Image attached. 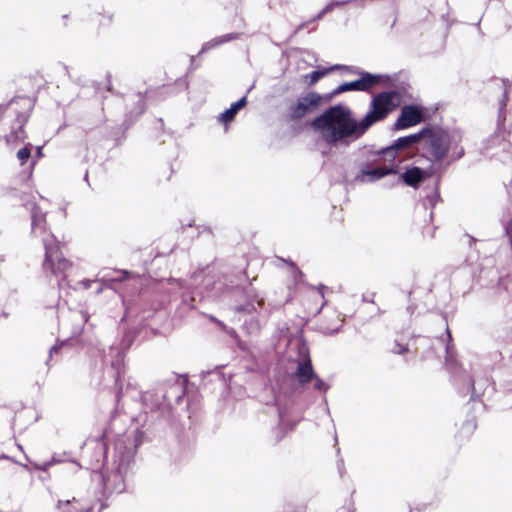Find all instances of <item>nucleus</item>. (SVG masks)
<instances>
[{
    "label": "nucleus",
    "instance_id": "56",
    "mask_svg": "<svg viewBox=\"0 0 512 512\" xmlns=\"http://www.w3.org/2000/svg\"><path fill=\"white\" fill-rule=\"evenodd\" d=\"M7 316H8L7 313H5V312L2 313V317H7Z\"/></svg>",
    "mask_w": 512,
    "mask_h": 512
},
{
    "label": "nucleus",
    "instance_id": "42",
    "mask_svg": "<svg viewBox=\"0 0 512 512\" xmlns=\"http://www.w3.org/2000/svg\"><path fill=\"white\" fill-rule=\"evenodd\" d=\"M94 282H97V280L84 279L81 281V285L84 289H89Z\"/></svg>",
    "mask_w": 512,
    "mask_h": 512
},
{
    "label": "nucleus",
    "instance_id": "47",
    "mask_svg": "<svg viewBox=\"0 0 512 512\" xmlns=\"http://www.w3.org/2000/svg\"><path fill=\"white\" fill-rule=\"evenodd\" d=\"M229 334L232 336V337H237V333L234 329H231V331H229Z\"/></svg>",
    "mask_w": 512,
    "mask_h": 512
},
{
    "label": "nucleus",
    "instance_id": "24",
    "mask_svg": "<svg viewBox=\"0 0 512 512\" xmlns=\"http://www.w3.org/2000/svg\"><path fill=\"white\" fill-rule=\"evenodd\" d=\"M240 35H241L240 33L232 32V33H227V34H224L221 36H217V37L211 39L210 41L204 43L200 50V53L209 51L210 49L216 48V47H218L224 43H227L229 41L239 39Z\"/></svg>",
    "mask_w": 512,
    "mask_h": 512
},
{
    "label": "nucleus",
    "instance_id": "59",
    "mask_svg": "<svg viewBox=\"0 0 512 512\" xmlns=\"http://www.w3.org/2000/svg\"><path fill=\"white\" fill-rule=\"evenodd\" d=\"M417 511L418 512H422V508H417Z\"/></svg>",
    "mask_w": 512,
    "mask_h": 512
},
{
    "label": "nucleus",
    "instance_id": "15",
    "mask_svg": "<svg viewBox=\"0 0 512 512\" xmlns=\"http://www.w3.org/2000/svg\"><path fill=\"white\" fill-rule=\"evenodd\" d=\"M124 371V355L118 351L116 360L113 361L110 366H107L104 369L105 379L108 377L111 379L116 390L117 399H119L120 393L122 391L121 376Z\"/></svg>",
    "mask_w": 512,
    "mask_h": 512
},
{
    "label": "nucleus",
    "instance_id": "29",
    "mask_svg": "<svg viewBox=\"0 0 512 512\" xmlns=\"http://www.w3.org/2000/svg\"><path fill=\"white\" fill-rule=\"evenodd\" d=\"M331 69L345 70V71H347L350 74L358 75L359 78L363 77L364 74H370L369 72L364 71V70L360 69L359 67L349 66V65L336 64V65L331 66Z\"/></svg>",
    "mask_w": 512,
    "mask_h": 512
},
{
    "label": "nucleus",
    "instance_id": "44",
    "mask_svg": "<svg viewBox=\"0 0 512 512\" xmlns=\"http://www.w3.org/2000/svg\"><path fill=\"white\" fill-rule=\"evenodd\" d=\"M63 70H64L65 74L72 80L73 77H72V75L70 73L69 67L67 65H63Z\"/></svg>",
    "mask_w": 512,
    "mask_h": 512
},
{
    "label": "nucleus",
    "instance_id": "34",
    "mask_svg": "<svg viewBox=\"0 0 512 512\" xmlns=\"http://www.w3.org/2000/svg\"><path fill=\"white\" fill-rule=\"evenodd\" d=\"M312 381H314L313 388L316 391L326 393L330 388L329 384L322 380L317 374L316 377L312 379Z\"/></svg>",
    "mask_w": 512,
    "mask_h": 512
},
{
    "label": "nucleus",
    "instance_id": "4",
    "mask_svg": "<svg viewBox=\"0 0 512 512\" xmlns=\"http://www.w3.org/2000/svg\"><path fill=\"white\" fill-rule=\"evenodd\" d=\"M43 246L45 250V258L42 264L43 271L54 275L60 288L70 286L67 281V272L71 269L72 264L62 256L56 237L54 235L44 237Z\"/></svg>",
    "mask_w": 512,
    "mask_h": 512
},
{
    "label": "nucleus",
    "instance_id": "27",
    "mask_svg": "<svg viewBox=\"0 0 512 512\" xmlns=\"http://www.w3.org/2000/svg\"><path fill=\"white\" fill-rule=\"evenodd\" d=\"M69 461L67 453H54L49 461L42 463H34L35 469L39 471H47L53 464L63 463Z\"/></svg>",
    "mask_w": 512,
    "mask_h": 512
},
{
    "label": "nucleus",
    "instance_id": "11",
    "mask_svg": "<svg viewBox=\"0 0 512 512\" xmlns=\"http://www.w3.org/2000/svg\"><path fill=\"white\" fill-rule=\"evenodd\" d=\"M398 164H390L388 166H375L368 169L359 170L354 181L357 183H374L386 176L397 175Z\"/></svg>",
    "mask_w": 512,
    "mask_h": 512
},
{
    "label": "nucleus",
    "instance_id": "38",
    "mask_svg": "<svg viewBox=\"0 0 512 512\" xmlns=\"http://www.w3.org/2000/svg\"><path fill=\"white\" fill-rule=\"evenodd\" d=\"M409 351V348L407 345H404V344H401L399 342H395L393 348H392V352L394 354H404L405 352H408Z\"/></svg>",
    "mask_w": 512,
    "mask_h": 512
},
{
    "label": "nucleus",
    "instance_id": "37",
    "mask_svg": "<svg viewBox=\"0 0 512 512\" xmlns=\"http://www.w3.org/2000/svg\"><path fill=\"white\" fill-rule=\"evenodd\" d=\"M281 261L287 263L291 269V273L295 279H297V276H301L302 272L297 267V265L293 261H287L285 259L279 258Z\"/></svg>",
    "mask_w": 512,
    "mask_h": 512
},
{
    "label": "nucleus",
    "instance_id": "26",
    "mask_svg": "<svg viewBox=\"0 0 512 512\" xmlns=\"http://www.w3.org/2000/svg\"><path fill=\"white\" fill-rule=\"evenodd\" d=\"M438 185L439 180L436 181L433 190L430 193H427L423 200L424 209H427L428 207L430 208V217L433 216V208L441 201Z\"/></svg>",
    "mask_w": 512,
    "mask_h": 512
},
{
    "label": "nucleus",
    "instance_id": "14",
    "mask_svg": "<svg viewBox=\"0 0 512 512\" xmlns=\"http://www.w3.org/2000/svg\"><path fill=\"white\" fill-rule=\"evenodd\" d=\"M142 402L146 408L151 411H158L163 417L167 418V412L165 409V390L163 383L157 387L146 391L141 396Z\"/></svg>",
    "mask_w": 512,
    "mask_h": 512
},
{
    "label": "nucleus",
    "instance_id": "57",
    "mask_svg": "<svg viewBox=\"0 0 512 512\" xmlns=\"http://www.w3.org/2000/svg\"><path fill=\"white\" fill-rule=\"evenodd\" d=\"M324 288H325V286L322 285V284L319 286V289H321V290L324 289Z\"/></svg>",
    "mask_w": 512,
    "mask_h": 512
},
{
    "label": "nucleus",
    "instance_id": "1",
    "mask_svg": "<svg viewBox=\"0 0 512 512\" xmlns=\"http://www.w3.org/2000/svg\"><path fill=\"white\" fill-rule=\"evenodd\" d=\"M399 101L400 94L395 90L380 92L373 96L367 113L360 120L352 116L348 106L338 103L316 116L311 126L329 147L348 146L360 139L374 124L387 118L397 108Z\"/></svg>",
    "mask_w": 512,
    "mask_h": 512
},
{
    "label": "nucleus",
    "instance_id": "23",
    "mask_svg": "<svg viewBox=\"0 0 512 512\" xmlns=\"http://www.w3.org/2000/svg\"><path fill=\"white\" fill-rule=\"evenodd\" d=\"M145 111V101L142 93H138V100L135 102V107L132 111L125 115L123 124L129 128L136 119Z\"/></svg>",
    "mask_w": 512,
    "mask_h": 512
},
{
    "label": "nucleus",
    "instance_id": "2",
    "mask_svg": "<svg viewBox=\"0 0 512 512\" xmlns=\"http://www.w3.org/2000/svg\"><path fill=\"white\" fill-rule=\"evenodd\" d=\"M143 433L124 434L115 440L111 471L103 478V487L109 493H122L126 489L125 477L134 463L138 446L142 443Z\"/></svg>",
    "mask_w": 512,
    "mask_h": 512
},
{
    "label": "nucleus",
    "instance_id": "36",
    "mask_svg": "<svg viewBox=\"0 0 512 512\" xmlns=\"http://www.w3.org/2000/svg\"><path fill=\"white\" fill-rule=\"evenodd\" d=\"M282 307V304H271L269 303L268 306L264 309V313H263V318L265 321L268 320V318L270 317V315L276 311V310H279L280 308Z\"/></svg>",
    "mask_w": 512,
    "mask_h": 512
},
{
    "label": "nucleus",
    "instance_id": "18",
    "mask_svg": "<svg viewBox=\"0 0 512 512\" xmlns=\"http://www.w3.org/2000/svg\"><path fill=\"white\" fill-rule=\"evenodd\" d=\"M100 274L101 278L99 281L101 282V286L97 289V294L101 293L104 287H110L114 282H122L126 280L131 273L127 270L104 269Z\"/></svg>",
    "mask_w": 512,
    "mask_h": 512
},
{
    "label": "nucleus",
    "instance_id": "19",
    "mask_svg": "<svg viewBox=\"0 0 512 512\" xmlns=\"http://www.w3.org/2000/svg\"><path fill=\"white\" fill-rule=\"evenodd\" d=\"M296 378L300 385H306L316 377L311 359L309 356L303 360L298 361L297 369L295 372Z\"/></svg>",
    "mask_w": 512,
    "mask_h": 512
},
{
    "label": "nucleus",
    "instance_id": "46",
    "mask_svg": "<svg viewBox=\"0 0 512 512\" xmlns=\"http://www.w3.org/2000/svg\"><path fill=\"white\" fill-rule=\"evenodd\" d=\"M339 331H340V327H338V328H336V329H334V330H331V331L329 332V335H334V334L338 333Z\"/></svg>",
    "mask_w": 512,
    "mask_h": 512
},
{
    "label": "nucleus",
    "instance_id": "5",
    "mask_svg": "<svg viewBox=\"0 0 512 512\" xmlns=\"http://www.w3.org/2000/svg\"><path fill=\"white\" fill-rule=\"evenodd\" d=\"M446 332L448 343L445 346V365L452 375L454 385L456 386L458 393L462 396L471 394L470 400L475 401L479 397V395L476 393L475 383L471 376L461 367H459L457 362L453 360L450 346L452 338L449 329H447Z\"/></svg>",
    "mask_w": 512,
    "mask_h": 512
},
{
    "label": "nucleus",
    "instance_id": "33",
    "mask_svg": "<svg viewBox=\"0 0 512 512\" xmlns=\"http://www.w3.org/2000/svg\"><path fill=\"white\" fill-rule=\"evenodd\" d=\"M334 69L330 68H324V69H318L314 70L309 74L310 77V84L316 83L318 80H320L322 77H324L326 74H328L330 71H333Z\"/></svg>",
    "mask_w": 512,
    "mask_h": 512
},
{
    "label": "nucleus",
    "instance_id": "17",
    "mask_svg": "<svg viewBox=\"0 0 512 512\" xmlns=\"http://www.w3.org/2000/svg\"><path fill=\"white\" fill-rule=\"evenodd\" d=\"M396 180L393 184H400L403 183L407 186L417 188L421 182H423L426 177L428 176V173L421 169L420 167L413 166L410 168H407L405 172L401 174L394 175Z\"/></svg>",
    "mask_w": 512,
    "mask_h": 512
},
{
    "label": "nucleus",
    "instance_id": "39",
    "mask_svg": "<svg viewBox=\"0 0 512 512\" xmlns=\"http://www.w3.org/2000/svg\"><path fill=\"white\" fill-rule=\"evenodd\" d=\"M67 343H68V341H65V342H62L60 345H57V344H56V345H54V346H52V347L50 348V350H49V358H48V359H47V361H46V364H47V365H49V361H50V359L52 358L53 354H54V353H58V350H59L60 348L64 347V346H66V345H67Z\"/></svg>",
    "mask_w": 512,
    "mask_h": 512
},
{
    "label": "nucleus",
    "instance_id": "6",
    "mask_svg": "<svg viewBox=\"0 0 512 512\" xmlns=\"http://www.w3.org/2000/svg\"><path fill=\"white\" fill-rule=\"evenodd\" d=\"M234 294L239 297V299L235 300L233 306L236 313L253 314L264 309V299L259 297L258 292L251 284L246 288L237 287L234 290Z\"/></svg>",
    "mask_w": 512,
    "mask_h": 512
},
{
    "label": "nucleus",
    "instance_id": "51",
    "mask_svg": "<svg viewBox=\"0 0 512 512\" xmlns=\"http://www.w3.org/2000/svg\"><path fill=\"white\" fill-rule=\"evenodd\" d=\"M41 154H42V152H41V148L39 147V148L37 149V155H38V156H40Z\"/></svg>",
    "mask_w": 512,
    "mask_h": 512
},
{
    "label": "nucleus",
    "instance_id": "13",
    "mask_svg": "<svg viewBox=\"0 0 512 512\" xmlns=\"http://www.w3.org/2000/svg\"><path fill=\"white\" fill-rule=\"evenodd\" d=\"M385 76L381 74H364L354 81L344 82L336 87L337 93H344L348 91H369L373 86L377 85Z\"/></svg>",
    "mask_w": 512,
    "mask_h": 512
},
{
    "label": "nucleus",
    "instance_id": "30",
    "mask_svg": "<svg viewBox=\"0 0 512 512\" xmlns=\"http://www.w3.org/2000/svg\"><path fill=\"white\" fill-rule=\"evenodd\" d=\"M461 142L462 141H455V140L452 141V145H451L452 153L450 155L451 161H456V160H459L462 157H464L465 149L463 146L460 145Z\"/></svg>",
    "mask_w": 512,
    "mask_h": 512
},
{
    "label": "nucleus",
    "instance_id": "52",
    "mask_svg": "<svg viewBox=\"0 0 512 512\" xmlns=\"http://www.w3.org/2000/svg\"><path fill=\"white\" fill-rule=\"evenodd\" d=\"M278 414H279V418L281 419L282 418V412H281L280 408H278Z\"/></svg>",
    "mask_w": 512,
    "mask_h": 512
},
{
    "label": "nucleus",
    "instance_id": "58",
    "mask_svg": "<svg viewBox=\"0 0 512 512\" xmlns=\"http://www.w3.org/2000/svg\"><path fill=\"white\" fill-rule=\"evenodd\" d=\"M62 504H63V502H62V501H59V502H58V506H59V507H61V505H62Z\"/></svg>",
    "mask_w": 512,
    "mask_h": 512
},
{
    "label": "nucleus",
    "instance_id": "25",
    "mask_svg": "<svg viewBox=\"0 0 512 512\" xmlns=\"http://www.w3.org/2000/svg\"><path fill=\"white\" fill-rule=\"evenodd\" d=\"M500 87L502 88V99L499 101V110L497 118V127L500 129L505 121L504 108L506 106L507 95L511 89V85H507L505 80L501 81Z\"/></svg>",
    "mask_w": 512,
    "mask_h": 512
},
{
    "label": "nucleus",
    "instance_id": "16",
    "mask_svg": "<svg viewBox=\"0 0 512 512\" xmlns=\"http://www.w3.org/2000/svg\"><path fill=\"white\" fill-rule=\"evenodd\" d=\"M380 161L378 150L374 146H364L355 154L354 165L359 170L375 167Z\"/></svg>",
    "mask_w": 512,
    "mask_h": 512
},
{
    "label": "nucleus",
    "instance_id": "28",
    "mask_svg": "<svg viewBox=\"0 0 512 512\" xmlns=\"http://www.w3.org/2000/svg\"><path fill=\"white\" fill-rule=\"evenodd\" d=\"M378 153H379L380 160L394 162L399 154V151L394 146V143H392L389 146L380 148L378 150ZM392 164H395V163H392Z\"/></svg>",
    "mask_w": 512,
    "mask_h": 512
},
{
    "label": "nucleus",
    "instance_id": "21",
    "mask_svg": "<svg viewBox=\"0 0 512 512\" xmlns=\"http://www.w3.org/2000/svg\"><path fill=\"white\" fill-rule=\"evenodd\" d=\"M253 87H254V85H251L248 88L246 94L242 98H240L238 101L232 103L228 109H226L223 113H221L219 115V121L224 122V123L231 122L234 119V117L236 116V114L238 113V111L240 109H242L243 107H245V105L247 104V95L253 89Z\"/></svg>",
    "mask_w": 512,
    "mask_h": 512
},
{
    "label": "nucleus",
    "instance_id": "55",
    "mask_svg": "<svg viewBox=\"0 0 512 512\" xmlns=\"http://www.w3.org/2000/svg\"><path fill=\"white\" fill-rule=\"evenodd\" d=\"M86 512H93V508H88Z\"/></svg>",
    "mask_w": 512,
    "mask_h": 512
},
{
    "label": "nucleus",
    "instance_id": "32",
    "mask_svg": "<svg viewBox=\"0 0 512 512\" xmlns=\"http://www.w3.org/2000/svg\"><path fill=\"white\" fill-rule=\"evenodd\" d=\"M243 328L250 335L257 334L261 329V324L259 319H251L250 321H246L243 325Z\"/></svg>",
    "mask_w": 512,
    "mask_h": 512
},
{
    "label": "nucleus",
    "instance_id": "43",
    "mask_svg": "<svg viewBox=\"0 0 512 512\" xmlns=\"http://www.w3.org/2000/svg\"><path fill=\"white\" fill-rule=\"evenodd\" d=\"M80 316L83 322H87L89 319V314L87 311H81Z\"/></svg>",
    "mask_w": 512,
    "mask_h": 512
},
{
    "label": "nucleus",
    "instance_id": "7",
    "mask_svg": "<svg viewBox=\"0 0 512 512\" xmlns=\"http://www.w3.org/2000/svg\"><path fill=\"white\" fill-rule=\"evenodd\" d=\"M108 444L105 440V434L89 438L84 445V458L87 459L89 468L98 470L107 462Z\"/></svg>",
    "mask_w": 512,
    "mask_h": 512
},
{
    "label": "nucleus",
    "instance_id": "8",
    "mask_svg": "<svg viewBox=\"0 0 512 512\" xmlns=\"http://www.w3.org/2000/svg\"><path fill=\"white\" fill-rule=\"evenodd\" d=\"M186 382V378L180 377H173L163 382L165 390V409L168 419L174 415V410L184 399Z\"/></svg>",
    "mask_w": 512,
    "mask_h": 512
},
{
    "label": "nucleus",
    "instance_id": "12",
    "mask_svg": "<svg viewBox=\"0 0 512 512\" xmlns=\"http://www.w3.org/2000/svg\"><path fill=\"white\" fill-rule=\"evenodd\" d=\"M423 121L422 109L416 105H405L393 124L392 130L398 131L415 126Z\"/></svg>",
    "mask_w": 512,
    "mask_h": 512
},
{
    "label": "nucleus",
    "instance_id": "48",
    "mask_svg": "<svg viewBox=\"0 0 512 512\" xmlns=\"http://www.w3.org/2000/svg\"><path fill=\"white\" fill-rule=\"evenodd\" d=\"M173 282H175V284L181 289L182 288V285H181V282L179 280H173Z\"/></svg>",
    "mask_w": 512,
    "mask_h": 512
},
{
    "label": "nucleus",
    "instance_id": "22",
    "mask_svg": "<svg viewBox=\"0 0 512 512\" xmlns=\"http://www.w3.org/2000/svg\"><path fill=\"white\" fill-rule=\"evenodd\" d=\"M424 136L423 128L417 132L407 136L399 137L395 141H393L394 146L398 149V151H403L406 149H410L415 147Z\"/></svg>",
    "mask_w": 512,
    "mask_h": 512
},
{
    "label": "nucleus",
    "instance_id": "10",
    "mask_svg": "<svg viewBox=\"0 0 512 512\" xmlns=\"http://www.w3.org/2000/svg\"><path fill=\"white\" fill-rule=\"evenodd\" d=\"M29 197V195L24 194L21 200L23 201V206L31 214V233L35 236H41L42 239L48 235H53L47 232L46 213L35 202L29 201Z\"/></svg>",
    "mask_w": 512,
    "mask_h": 512
},
{
    "label": "nucleus",
    "instance_id": "53",
    "mask_svg": "<svg viewBox=\"0 0 512 512\" xmlns=\"http://www.w3.org/2000/svg\"><path fill=\"white\" fill-rule=\"evenodd\" d=\"M4 256L0 255V264L4 261Z\"/></svg>",
    "mask_w": 512,
    "mask_h": 512
},
{
    "label": "nucleus",
    "instance_id": "49",
    "mask_svg": "<svg viewBox=\"0 0 512 512\" xmlns=\"http://www.w3.org/2000/svg\"><path fill=\"white\" fill-rule=\"evenodd\" d=\"M407 310L409 311V313H413L414 308H413L412 306H408V307H407Z\"/></svg>",
    "mask_w": 512,
    "mask_h": 512
},
{
    "label": "nucleus",
    "instance_id": "9",
    "mask_svg": "<svg viewBox=\"0 0 512 512\" xmlns=\"http://www.w3.org/2000/svg\"><path fill=\"white\" fill-rule=\"evenodd\" d=\"M323 97L317 92L310 91L297 98L296 103L288 107V118L297 121L307 114L314 112L322 103Z\"/></svg>",
    "mask_w": 512,
    "mask_h": 512
},
{
    "label": "nucleus",
    "instance_id": "41",
    "mask_svg": "<svg viewBox=\"0 0 512 512\" xmlns=\"http://www.w3.org/2000/svg\"><path fill=\"white\" fill-rule=\"evenodd\" d=\"M341 93H337L336 92V88L334 90H332L330 93L326 94L325 96H322L323 97V100H325L326 102H329L331 101L335 96L337 95H340Z\"/></svg>",
    "mask_w": 512,
    "mask_h": 512
},
{
    "label": "nucleus",
    "instance_id": "50",
    "mask_svg": "<svg viewBox=\"0 0 512 512\" xmlns=\"http://www.w3.org/2000/svg\"><path fill=\"white\" fill-rule=\"evenodd\" d=\"M84 180L88 182V171L85 172Z\"/></svg>",
    "mask_w": 512,
    "mask_h": 512
},
{
    "label": "nucleus",
    "instance_id": "31",
    "mask_svg": "<svg viewBox=\"0 0 512 512\" xmlns=\"http://www.w3.org/2000/svg\"><path fill=\"white\" fill-rule=\"evenodd\" d=\"M25 138V132L23 125H20L17 129L12 130L10 134L6 135V141L8 143L23 141Z\"/></svg>",
    "mask_w": 512,
    "mask_h": 512
},
{
    "label": "nucleus",
    "instance_id": "35",
    "mask_svg": "<svg viewBox=\"0 0 512 512\" xmlns=\"http://www.w3.org/2000/svg\"><path fill=\"white\" fill-rule=\"evenodd\" d=\"M30 156H31L30 145H26L25 147L21 148L17 153V158L19 159L21 164L26 163V161L30 158Z\"/></svg>",
    "mask_w": 512,
    "mask_h": 512
},
{
    "label": "nucleus",
    "instance_id": "20",
    "mask_svg": "<svg viewBox=\"0 0 512 512\" xmlns=\"http://www.w3.org/2000/svg\"><path fill=\"white\" fill-rule=\"evenodd\" d=\"M175 315L184 318L195 309V298L188 292H182L179 299H176Z\"/></svg>",
    "mask_w": 512,
    "mask_h": 512
},
{
    "label": "nucleus",
    "instance_id": "54",
    "mask_svg": "<svg viewBox=\"0 0 512 512\" xmlns=\"http://www.w3.org/2000/svg\"><path fill=\"white\" fill-rule=\"evenodd\" d=\"M273 403H274L275 405H277V398H276L275 396H274V398H273Z\"/></svg>",
    "mask_w": 512,
    "mask_h": 512
},
{
    "label": "nucleus",
    "instance_id": "3",
    "mask_svg": "<svg viewBox=\"0 0 512 512\" xmlns=\"http://www.w3.org/2000/svg\"><path fill=\"white\" fill-rule=\"evenodd\" d=\"M423 148L427 158L433 163L442 162L449 154L452 141H462L464 131L460 128L447 129L427 125L423 127Z\"/></svg>",
    "mask_w": 512,
    "mask_h": 512
},
{
    "label": "nucleus",
    "instance_id": "45",
    "mask_svg": "<svg viewBox=\"0 0 512 512\" xmlns=\"http://www.w3.org/2000/svg\"><path fill=\"white\" fill-rule=\"evenodd\" d=\"M419 340L423 342V344H429L431 340L427 337H419Z\"/></svg>",
    "mask_w": 512,
    "mask_h": 512
},
{
    "label": "nucleus",
    "instance_id": "40",
    "mask_svg": "<svg viewBox=\"0 0 512 512\" xmlns=\"http://www.w3.org/2000/svg\"><path fill=\"white\" fill-rule=\"evenodd\" d=\"M337 469H338L339 475L341 477H343L346 470H345L344 460L342 458L337 459Z\"/></svg>",
    "mask_w": 512,
    "mask_h": 512
}]
</instances>
